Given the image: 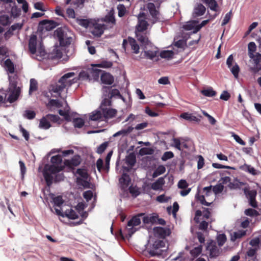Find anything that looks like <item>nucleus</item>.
Masks as SVG:
<instances>
[{
  "mask_svg": "<svg viewBox=\"0 0 261 261\" xmlns=\"http://www.w3.org/2000/svg\"><path fill=\"white\" fill-rule=\"evenodd\" d=\"M62 158L60 155L51 157L52 165L45 168L43 176L47 185L50 186L54 182H59L64 180V176L60 172L63 169L62 165Z\"/></svg>",
  "mask_w": 261,
  "mask_h": 261,
  "instance_id": "obj_1",
  "label": "nucleus"
},
{
  "mask_svg": "<svg viewBox=\"0 0 261 261\" xmlns=\"http://www.w3.org/2000/svg\"><path fill=\"white\" fill-rule=\"evenodd\" d=\"M74 72H68L63 75L59 81L50 87V92L53 97H61V93L75 83L73 77Z\"/></svg>",
  "mask_w": 261,
  "mask_h": 261,
  "instance_id": "obj_2",
  "label": "nucleus"
},
{
  "mask_svg": "<svg viewBox=\"0 0 261 261\" xmlns=\"http://www.w3.org/2000/svg\"><path fill=\"white\" fill-rule=\"evenodd\" d=\"M29 50L32 55L36 54L43 57L45 55V50L43 46L40 43H37V37L35 35H32L29 41Z\"/></svg>",
  "mask_w": 261,
  "mask_h": 261,
  "instance_id": "obj_3",
  "label": "nucleus"
},
{
  "mask_svg": "<svg viewBox=\"0 0 261 261\" xmlns=\"http://www.w3.org/2000/svg\"><path fill=\"white\" fill-rule=\"evenodd\" d=\"M9 91L10 94L8 97V101L12 103L18 99L21 92V89L19 86H17V82L14 77L13 78L9 77Z\"/></svg>",
  "mask_w": 261,
  "mask_h": 261,
  "instance_id": "obj_4",
  "label": "nucleus"
},
{
  "mask_svg": "<svg viewBox=\"0 0 261 261\" xmlns=\"http://www.w3.org/2000/svg\"><path fill=\"white\" fill-rule=\"evenodd\" d=\"M55 33L61 45L65 46L71 43L72 37L69 36L70 32L68 31L67 28H59Z\"/></svg>",
  "mask_w": 261,
  "mask_h": 261,
  "instance_id": "obj_5",
  "label": "nucleus"
},
{
  "mask_svg": "<svg viewBox=\"0 0 261 261\" xmlns=\"http://www.w3.org/2000/svg\"><path fill=\"white\" fill-rule=\"evenodd\" d=\"M144 213H140L133 217L127 223L126 226V230L128 234L131 236L137 230V229L135 227L141 224V220L142 217L143 216Z\"/></svg>",
  "mask_w": 261,
  "mask_h": 261,
  "instance_id": "obj_6",
  "label": "nucleus"
},
{
  "mask_svg": "<svg viewBox=\"0 0 261 261\" xmlns=\"http://www.w3.org/2000/svg\"><path fill=\"white\" fill-rule=\"evenodd\" d=\"M244 192L248 200L249 205L253 208L257 207V203L256 201L255 198L257 195V192L255 190H250L248 188H245Z\"/></svg>",
  "mask_w": 261,
  "mask_h": 261,
  "instance_id": "obj_7",
  "label": "nucleus"
},
{
  "mask_svg": "<svg viewBox=\"0 0 261 261\" xmlns=\"http://www.w3.org/2000/svg\"><path fill=\"white\" fill-rule=\"evenodd\" d=\"M102 90L103 96L111 98L116 97L124 100L123 96L120 94L119 90L117 89H112L111 87L103 86Z\"/></svg>",
  "mask_w": 261,
  "mask_h": 261,
  "instance_id": "obj_8",
  "label": "nucleus"
},
{
  "mask_svg": "<svg viewBox=\"0 0 261 261\" xmlns=\"http://www.w3.org/2000/svg\"><path fill=\"white\" fill-rule=\"evenodd\" d=\"M148 46V45H146L145 46L144 56L147 59L153 60L157 57V55L159 53V49L154 46Z\"/></svg>",
  "mask_w": 261,
  "mask_h": 261,
  "instance_id": "obj_9",
  "label": "nucleus"
},
{
  "mask_svg": "<svg viewBox=\"0 0 261 261\" xmlns=\"http://www.w3.org/2000/svg\"><path fill=\"white\" fill-rule=\"evenodd\" d=\"M128 44L130 45L131 49L133 51L134 53L137 54L139 53V46L134 38L128 37V41L126 39L123 40L122 46L125 50L126 49V45Z\"/></svg>",
  "mask_w": 261,
  "mask_h": 261,
  "instance_id": "obj_10",
  "label": "nucleus"
},
{
  "mask_svg": "<svg viewBox=\"0 0 261 261\" xmlns=\"http://www.w3.org/2000/svg\"><path fill=\"white\" fill-rule=\"evenodd\" d=\"M206 248L211 258L218 256L220 253L219 249L216 245V242L213 241H211L208 243Z\"/></svg>",
  "mask_w": 261,
  "mask_h": 261,
  "instance_id": "obj_11",
  "label": "nucleus"
},
{
  "mask_svg": "<svg viewBox=\"0 0 261 261\" xmlns=\"http://www.w3.org/2000/svg\"><path fill=\"white\" fill-rule=\"evenodd\" d=\"M76 173L83 178L82 179L81 177H77V182L78 184L81 185L84 187H87L89 183L86 181L88 176L86 170L83 169H78L76 171Z\"/></svg>",
  "mask_w": 261,
  "mask_h": 261,
  "instance_id": "obj_12",
  "label": "nucleus"
},
{
  "mask_svg": "<svg viewBox=\"0 0 261 261\" xmlns=\"http://www.w3.org/2000/svg\"><path fill=\"white\" fill-rule=\"evenodd\" d=\"M101 111L102 120H108L112 119L115 117L117 111L115 109L109 108H105L100 109Z\"/></svg>",
  "mask_w": 261,
  "mask_h": 261,
  "instance_id": "obj_13",
  "label": "nucleus"
},
{
  "mask_svg": "<svg viewBox=\"0 0 261 261\" xmlns=\"http://www.w3.org/2000/svg\"><path fill=\"white\" fill-rule=\"evenodd\" d=\"M145 14L144 13H140L138 16V24L136 27V31H144L147 29L148 22L144 20Z\"/></svg>",
  "mask_w": 261,
  "mask_h": 261,
  "instance_id": "obj_14",
  "label": "nucleus"
},
{
  "mask_svg": "<svg viewBox=\"0 0 261 261\" xmlns=\"http://www.w3.org/2000/svg\"><path fill=\"white\" fill-rule=\"evenodd\" d=\"M105 25L100 23H93L91 27V33L96 37H100L103 33L105 29Z\"/></svg>",
  "mask_w": 261,
  "mask_h": 261,
  "instance_id": "obj_15",
  "label": "nucleus"
},
{
  "mask_svg": "<svg viewBox=\"0 0 261 261\" xmlns=\"http://www.w3.org/2000/svg\"><path fill=\"white\" fill-rule=\"evenodd\" d=\"M136 36L137 40L143 45H149L150 43L149 42L148 38L146 36V33L144 31H136Z\"/></svg>",
  "mask_w": 261,
  "mask_h": 261,
  "instance_id": "obj_16",
  "label": "nucleus"
},
{
  "mask_svg": "<svg viewBox=\"0 0 261 261\" xmlns=\"http://www.w3.org/2000/svg\"><path fill=\"white\" fill-rule=\"evenodd\" d=\"M142 219L144 224H153L155 223L157 221L158 215L154 213L145 215L144 213L143 216L142 217Z\"/></svg>",
  "mask_w": 261,
  "mask_h": 261,
  "instance_id": "obj_17",
  "label": "nucleus"
},
{
  "mask_svg": "<svg viewBox=\"0 0 261 261\" xmlns=\"http://www.w3.org/2000/svg\"><path fill=\"white\" fill-rule=\"evenodd\" d=\"M205 8L203 5L201 4H197L194 8L192 14L193 17L196 18L203 15L205 12Z\"/></svg>",
  "mask_w": 261,
  "mask_h": 261,
  "instance_id": "obj_18",
  "label": "nucleus"
},
{
  "mask_svg": "<svg viewBox=\"0 0 261 261\" xmlns=\"http://www.w3.org/2000/svg\"><path fill=\"white\" fill-rule=\"evenodd\" d=\"M153 230L155 234L162 238H164L170 234V230L169 229L164 228L161 227H155Z\"/></svg>",
  "mask_w": 261,
  "mask_h": 261,
  "instance_id": "obj_19",
  "label": "nucleus"
},
{
  "mask_svg": "<svg viewBox=\"0 0 261 261\" xmlns=\"http://www.w3.org/2000/svg\"><path fill=\"white\" fill-rule=\"evenodd\" d=\"M81 158L79 155H74L71 160H65L64 164L70 167L77 166L81 163Z\"/></svg>",
  "mask_w": 261,
  "mask_h": 261,
  "instance_id": "obj_20",
  "label": "nucleus"
},
{
  "mask_svg": "<svg viewBox=\"0 0 261 261\" xmlns=\"http://www.w3.org/2000/svg\"><path fill=\"white\" fill-rule=\"evenodd\" d=\"M199 118L194 116L193 114L188 113H183L180 114V117L190 121H194L196 122H199L200 121V118H201V116H198Z\"/></svg>",
  "mask_w": 261,
  "mask_h": 261,
  "instance_id": "obj_21",
  "label": "nucleus"
},
{
  "mask_svg": "<svg viewBox=\"0 0 261 261\" xmlns=\"http://www.w3.org/2000/svg\"><path fill=\"white\" fill-rule=\"evenodd\" d=\"M198 22L196 20L188 21L186 24L184 25L183 28L187 31H192L193 33H196L197 32H195V31L197 26Z\"/></svg>",
  "mask_w": 261,
  "mask_h": 261,
  "instance_id": "obj_22",
  "label": "nucleus"
},
{
  "mask_svg": "<svg viewBox=\"0 0 261 261\" xmlns=\"http://www.w3.org/2000/svg\"><path fill=\"white\" fill-rule=\"evenodd\" d=\"M130 181V177L126 173H123L119 178V183L122 188H127L129 185Z\"/></svg>",
  "mask_w": 261,
  "mask_h": 261,
  "instance_id": "obj_23",
  "label": "nucleus"
},
{
  "mask_svg": "<svg viewBox=\"0 0 261 261\" xmlns=\"http://www.w3.org/2000/svg\"><path fill=\"white\" fill-rule=\"evenodd\" d=\"M101 81L104 84L111 85L114 82V77L109 73H103L101 75Z\"/></svg>",
  "mask_w": 261,
  "mask_h": 261,
  "instance_id": "obj_24",
  "label": "nucleus"
},
{
  "mask_svg": "<svg viewBox=\"0 0 261 261\" xmlns=\"http://www.w3.org/2000/svg\"><path fill=\"white\" fill-rule=\"evenodd\" d=\"M89 119L92 121H103L101 111H93L90 114Z\"/></svg>",
  "mask_w": 261,
  "mask_h": 261,
  "instance_id": "obj_25",
  "label": "nucleus"
},
{
  "mask_svg": "<svg viewBox=\"0 0 261 261\" xmlns=\"http://www.w3.org/2000/svg\"><path fill=\"white\" fill-rule=\"evenodd\" d=\"M164 184V178L160 177L156 181L152 184L151 188L154 190H158L162 189Z\"/></svg>",
  "mask_w": 261,
  "mask_h": 261,
  "instance_id": "obj_26",
  "label": "nucleus"
},
{
  "mask_svg": "<svg viewBox=\"0 0 261 261\" xmlns=\"http://www.w3.org/2000/svg\"><path fill=\"white\" fill-rule=\"evenodd\" d=\"M147 8L150 12V15L154 18H158L159 12L155 9L154 4L149 3L147 5Z\"/></svg>",
  "mask_w": 261,
  "mask_h": 261,
  "instance_id": "obj_27",
  "label": "nucleus"
},
{
  "mask_svg": "<svg viewBox=\"0 0 261 261\" xmlns=\"http://www.w3.org/2000/svg\"><path fill=\"white\" fill-rule=\"evenodd\" d=\"M174 55V53L172 50H163L162 51L160 56L162 58L166 59L167 60H170L173 58Z\"/></svg>",
  "mask_w": 261,
  "mask_h": 261,
  "instance_id": "obj_28",
  "label": "nucleus"
},
{
  "mask_svg": "<svg viewBox=\"0 0 261 261\" xmlns=\"http://www.w3.org/2000/svg\"><path fill=\"white\" fill-rule=\"evenodd\" d=\"M48 120L46 116L41 118L40 120L39 127L45 129L49 128L51 125Z\"/></svg>",
  "mask_w": 261,
  "mask_h": 261,
  "instance_id": "obj_29",
  "label": "nucleus"
},
{
  "mask_svg": "<svg viewBox=\"0 0 261 261\" xmlns=\"http://www.w3.org/2000/svg\"><path fill=\"white\" fill-rule=\"evenodd\" d=\"M134 129V128L133 127H132V126H128L126 129H122L118 131V132L115 133L113 135V136L114 137H117V136H120V135L125 136V135H127L128 134H129L130 133H131L133 130Z\"/></svg>",
  "mask_w": 261,
  "mask_h": 261,
  "instance_id": "obj_30",
  "label": "nucleus"
},
{
  "mask_svg": "<svg viewBox=\"0 0 261 261\" xmlns=\"http://www.w3.org/2000/svg\"><path fill=\"white\" fill-rule=\"evenodd\" d=\"M64 216L73 220L76 219L78 218V215L72 209L66 210L65 212Z\"/></svg>",
  "mask_w": 261,
  "mask_h": 261,
  "instance_id": "obj_31",
  "label": "nucleus"
},
{
  "mask_svg": "<svg viewBox=\"0 0 261 261\" xmlns=\"http://www.w3.org/2000/svg\"><path fill=\"white\" fill-rule=\"evenodd\" d=\"M4 64L7 71L11 73H14V66L13 62L9 59L5 61Z\"/></svg>",
  "mask_w": 261,
  "mask_h": 261,
  "instance_id": "obj_32",
  "label": "nucleus"
},
{
  "mask_svg": "<svg viewBox=\"0 0 261 261\" xmlns=\"http://www.w3.org/2000/svg\"><path fill=\"white\" fill-rule=\"evenodd\" d=\"M181 140H183V138H173L172 139L173 144L172 146L179 150H181L182 149L181 148Z\"/></svg>",
  "mask_w": 261,
  "mask_h": 261,
  "instance_id": "obj_33",
  "label": "nucleus"
},
{
  "mask_svg": "<svg viewBox=\"0 0 261 261\" xmlns=\"http://www.w3.org/2000/svg\"><path fill=\"white\" fill-rule=\"evenodd\" d=\"M166 171V168L163 165H160L158 167L156 170L153 172L152 177L153 178L156 177L158 176L163 174Z\"/></svg>",
  "mask_w": 261,
  "mask_h": 261,
  "instance_id": "obj_34",
  "label": "nucleus"
},
{
  "mask_svg": "<svg viewBox=\"0 0 261 261\" xmlns=\"http://www.w3.org/2000/svg\"><path fill=\"white\" fill-rule=\"evenodd\" d=\"M249 57L253 60L255 65H258L261 61V54L258 53L255 54L250 53Z\"/></svg>",
  "mask_w": 261,
  "mask_h": 261,
  "instance_id": "obj_35",
  "label": "nucleus"
},
{
  "mask_svg": "<svg viewBox=\"0 0 261 261\" xmlns=\"http://www.w3.org/2000/svg\"><path fill=\"white\" fill-rule=\"evenodd\" d=\"M136 162V156L133 153H130L126 158V163L130 167L133 166L135 164Z\"/></svg>",
  "mask_w": 261,
  "mask_h": 261,
  "instance_id": "obj_36",
  "label": "nucleus"
},
{
  "mask_svg": "<svg viewBox=\"0 0 261 261\" xmlns=\"http://www.w3.org/2000/svg\"><path fill=\"white\" fill-rule=\"evenodd\" d=\"M104 97H105L101 103L100 109L109 108L112 105V101L111 100V98H109L106 96Z\"/></svg>",
  "mask_w": 261,
  "mask_h": 261,
  "instance_id": "obj_37",
  "label": "nucleus"
},
{
  "mask_svg": "<svg viewBox=\"0 0 261 261\" xmlns=\"http://www.w3.org/2000/svg\"><path fill=\"white\" fill-rule=\"evenodd\" d=\"M77 22L79 25L85 28H88L89 27L91 28L92 24V22L88 19H80L77 20Z\"/></svg>",
  "mask_w": 261,
  "mask_h": 261,
  "instance_id": "obj_38",
  "label": "nucleus"
},
{
  "mask_svg": "<svg viewBox=\"0 0 261 261\" xmlns=\"http://www.w3.org/2000/svg\"><path fill=\"white\" fill-rule=\"evenodd\" d=\"M10 18L7 15H3L0 16V23L6 26L10 23Z\"/></svg>",
  "mask_w": 261,
  "mask_h": 261,
  "instance_id": "obj_39",
  "label": "nucleus"
},
{
  "mask_svg": "<svg viewBox=\"0 0 261 261\" xmlns=\"http://www.w3.org/2000/svg\"><path fill=\"white\" fill-rule=\"evenodd\" d=\"M240 168L244 171L248 172L249 173H251L252 175L256 174L255 169L251 167L250 165L244 164V165L241 166Z\"/></svg>",
  "mask_w": 261,
  "mask_h": 261,
  "instance_id": "obj_40",
  "label": "nucleus"
},
{
  "mask_svg": "<svg viewBox=\"0 0 261 261\" xmlns=\"http://www.w3.org/2000/svg\"><path fill=\"white\" fill-rule=\"evenodd\" d=\"M202 251V246L199 245L197 247H195L194 249L191 250L190 253L192 256L194 257H197Z\"/></svg>",
  "mask_w": 261,
  "mask_h": 261,
  "instance_id": "obj_41",
  "label": "nucleus"
},
{
  "mask_svg": "<svg viewBox=\"0 0 261 261\" xmlns=\"http://www.w3.org/2000/svg\"><path fill=\"white\" fill-rule=\"evenodd\" d=\"M201 92L203 95L207 97H213L216 94V92L212 88L204 89Z\"/></svg>",
  "mask_w": 261,
  "mask_h": 261,
  "instance_id": "obj_42",
  "label": "nucleus"
},
{
  "mask_svg": "<svg viewBox=\"0 0 261 261\" xmlns=\"http://www.w3.org/2000/svg\"><path fill=\"white\" fill-rule=\"evenodd\" d=\"M204 2L207 4L209 8L213 11H216L218 6L217 2L215 0H204Z\"/></svg>",
  "mask_w": 261,
  "mask_h": 261,
  "instance_id": "obj_43",
  "label": "nucleus"
},
{
  "mask_svg": "<svg viewBox=\"0 0 261 261\" xmlns=\"http://www.w3.org/2000/svg\"><path fill=\"white\" fill-rule=\"evenodd\" d=\"M246 234V231L239 230L234 232L231 237V240L235 241L237 239H240Z\"/></svg>",
  "mask_w": 261,
  "mask_h": 261,
  "instance_id": "obj_44",
  "label": "nucleus"
},
{
  "mask_svg": "<svg viewBox=\"0 0 261 261\" xmlns=\"http://www.w3.org/2000/svg\"><path fill=\"white\" fill-rule=\"evenodd\" d=\"M50 57L53 59H61L62 57V52L60 49H54Z\"/></svg>",
  "mask_w": 261,
  "mask_h": 261,
  "instance_id": "obj_45",
  "label": "nucleus"
},
{
  "mask_svg": "<svg viewBox=\"0 0 261 261\" xmlns=\"http://www.w3.org/2000/svg\"><path fill=\"white\" fill-rule=\"evenodd\" d=\"M38 87V84L37 81L34 79H32L30 80V89H29V93L36 91Z\"/></svg>",
  "mask_w": 261,
  "mask_h": 261,
  "instance_id": "obj_46",
  "label": "nucleus"
},
{
  "mask_svg": "<svg viewBox=\"0 0 261 261\" xmlns=\"http://www.w3.org/2000/svg\"><path fill=\"white\" fill-rule=\"evenodd\" d=\"M73 123L74 127L77 128L82 127L84 124V121L83 119L81 118H76L73 119Z\"/></svg>",
  "mask_w": 261,
  "mask_h": 261,
  "instance_id": "obj_47",
  "label": "nucleus"
},
{
  "mask_svg": "<svg viewBox=\"0 0 261 261\" xmlns=\"http://www.w3.org/2000/svg\"><path fill=\"white\" fill-rule=\"evenodd\" d=\"M23 116L28 119H32L35 117L36 113L33 111L25 110L24 112Z\"/></svg>",
  "mask_w": 261,
  "mask_h": 261,
  "instance_id": "obj_48",
  "label": "nucleus"
},
{
  "mask_svg": "<svg viewBox=\"0 0 261 261\" xmlns=\"http://www.w3.org/2000/svg\"><path fill=\"white\" fill-rule=\"evenodd\" d=\"M229 68L230 69L231 73L233 74L234 76L236 78H238L239 72L240 71V68L238 65L237 63H236L234 66H233L232 67L231 66V67Z\"/></svg>",
  "mask_w": 261,
  "mask_h": 261,
  "instance_id": "obj_49",
  "label": "nucleus"
},
{
  "mask_svg": "<svg viewBox=\"0 0 261 261\" xmlns=\"http://www.w3.org/2000/svg\"><path fill=\"white\" fill-rule=\"evenodd\" d=\"M63 200L62 196H58L53 198L54 205L60 207L63 203Z\"/></svg>",
  "mask_w": 261,
  "mask_h": 261,
  "instance_id": "obj_50",
  "label": "nucleus"
},
{
  "mask_svg": "<svg viewBox=\"0 0 261 261\" xmlns=\"http://www.w3.org/2000/svg\"><path fill=\"white\" fill-rule=\"evenodd\" d=\"M112 62L110 61H104L101 62L99 64H96L95 66L102 68H110L112 67Z\"/></svg>",
  "mask_w": 261,
  "mask_h": 261,
  "instance_id": "obj_51",
  "label": "nucleus"
},
{
  "mask_svg": "<svg viewBox=\"0 0 261 261\" xmlns=\"http://www.w3.org/2000/svg\"><path fill=\"white\" fill-rule=\"evenodd\" d=\"M226 241V237L224 234H220L217 237V241L219 246L224 245Z\"/></svg>",
  "mask_w": 261,
  "mask_h": 261,
  "instance_id": "obj_52",
  "label": "nucleus"
},
{
  "mask_svg": "<svg viewBox=\"0 0 261 261\" xmlns=\"http://www.w3.org/2000/svg\"><path fill=\"white\" fill-rule=\"evenodd\" d=\"M256 49V46L254 42H251L248 45V56L250 53L254 54Z\"/></svg>",
  "mask_w": 261,
  "mask_h": 261,
  "instance_id": "obj_53",
  "label": "nucleus"
},
{
  "mask_svg": "<svg viewBox=\"0 0 261 261\" xmlns=\"http://www.w3.org/2000/svg\"><path fill=\"white\" fill-rule=\"evenodd\" d=\"M108 146V143L105 142L100 145L97 148L96 152L98 154H101L106 149Z\"/></svg>",
  "mask_w": 261,
  "mask_h": 261,
  "instance_id": "obj_54",
  "label": "nucleus"
},
{
  "mask_svg": "<svg viewBox=\"0 0 261 261\" xmlns=\"http://www.w3.org/2000/svg\"><path fill=\"white\" fill-rule=\"evenodd\" d=\"M223 185L222 184H219L213 187V191L216 194H217L222 192L223 190Z\"/></svg>",
  "mask_w": 261,
  "mask_h": 261,
  "instance_id": "obj_55",
  "label": "nucleus"
},
{
  "mask_svg": "<svg viewBox=\"0 0 261 261\" xmlns=\"http://www.w3.org/2000/svg\"><path fill=\"white\" fill-rule=\"evenodd\" d=\"M154 150L150 148H142L140 149V152L142 155L152 154Z\"/></svg>",
  "mask_w": 261,
  "mask_h": 261,
  "instance_id": "obj_56",
  "label": "nucleus"
},
{
  "mask_svg": "<svg viewBox=\"0 0 261 261\" xmlns=\"http://www.w3.org/2000/svg\"><path fill=\"white\" fill-rule=\"evenodd\" d=\"M196 198L203 205H206V206H210L211 204V203H212V202H208L206 201V200H205V198H204V195H197L196 196Z\"/></svg>",
  "mask_w": 261,
  "mask_h": 261,
  "instance_id": "obj_57",
  "label": "nucleus"
},
{
  "mask_svg": "<svg viewBox=\"0 0 261 261\" xmlns=\"http://www.w3.org/2000/svg\"><path fill=\"white\" fill-rule=\"evenodd\" d=\"M112 151H110L109 152L106 158V160H105V162H106V165H105V169L106 170L108 171H109V168H110V159H111V156L112 155Z\"/></svg>",
  "mask_w": 261,
  "mask_h": 261,
  "instance_id": "obj_58",
  "label": "nucleus"
},
{
  "mask_svg": "<svg viewBox=\"0 0 261 261\" xmlns=\"http://www.w3.org/2000/svg\"><path fill=\"white\" fill-rule=\"evenodd\" d=\"M46 117L48 120H50L54 122H57L59 121L60 118L58 115L53 114H47L46 115Z\"/></svg>",
  "mask_w": 261,
  "mask_h": 261,
  "instance_id": "obj_59",
  "label": "nucleus"
},
{
  "mask_svg": "<svg viewBox=\"0 0 261 261\" xmlns=\"http://www.w3.org/2000/svg\"><path fill=\"white\" fill-rule=\"evenodd\" d=\"M174 156V154L171 151H167L165 152L162 157V160L163 161H166L168 159H170L172 158Z\"/></svg>",
  "mask_w": 261,
  "mask_h": 261,
  "instance_id": "obj_60",
  "label": "nucleus"
},
{
  "mask_svg": "<svg viewBox=\"0 0 261 261\" xmlns=\"http://www.w3.org/2000/svg\"><path fill=\"white\" fill-rule=\"evenodd\" d=\"M245 214L249 216H253L257 215L258 212L254 209L248 208L245 211Z\"/></svg>",
  "mask_w": 261,
  "mask_h": 261,
  "instance_id": "obj_61",
  "label": "nucleus"
},
{
  "mask_svg": "<svg viewBox=\"0 0 261 261\" xmlns=\"http://www.w3.org/2000/svg\"><path fill=\"white\" fill-rule=\"evenodd\" d=\"M231 15H232V11L230 10L228 13H227L225 15V16L223 19V22L222 23V25H225L229 22V20L231 18Z\"/></svg>",
  "mask_w": 261,
  "mask_h": 261,
  "instance_id": "obj_62",
  "label": "nucleus"
},
{
  "mask_svg": "<svg viewBox=\"0 0 261 261\" xmlns=\"http://www.w3.org/2000/svg\"><path fill=\"white\" fill-rule=\"evenodd\" d=\"M19 164L20 166V172H21L22 178L23 179L24 178V174L26 172V167L24 165V163L21 161H19Z\"/></svg>",
  "mask_w": 261,
  "mask_h": 261,
  "instance_id": "obj_63",
  "label": "nucleus"
},
{
  "mask_svg": "<svg viewBox=\"0 0 261 261\" xmlns=\"http://www.w3.org/2000/svg\"><path fill=\"white\" fill-rule=\"evenodd\" d=\"M84 198L87 201H89L93 197V192L91 190H88L83 193Z\"/></svg>",
  "mask_w": 261,
  "mask_h": 261,
  "instance_id": "obj_64",
  "label": "nucleus"
}]
</instances>
